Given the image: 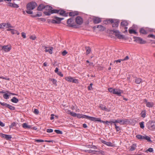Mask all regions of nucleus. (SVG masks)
Listing matches in <instances>:
<instances>
[{
  "mask_svg": "<svg viewBox=\"0 0 155 155\" xmlns=\"http://www.w3.org/2000/svg\"><path fill=\"white\" fill-rule=\"evenodd\" d=\"M148 128L150 130H155V121L150 120L147 124Z\"/></svg>",
  "mask_w": 155,
  "mask_h": 155,
  "instance_id": "f257e3e1",
  "label": "nucleus"
},
{
  "mask_svg": "<svg viewBox=\"0 0 155 155\" xmlns=\"http://www.w3.org/2000/svg\"><path fill=\"white\" fill-rule=\"evenodd\" d=\"M37 4L35 2H32L28 3L27 6L26 8L28 10H31L34 9L37 6Z\"/></svg>",
  "mask_w": 155,
  "mask_h": 155,
  "instance_id": "f03ea898",
  "label": "nucleus"
},
{
  "mask_svg": "<svg viewBox=\"0 0 155 155\" xmlns=\"http://www.w3.org/2000/svg\"><path fill=\"white\" fill-rule=\"evenodd\" d=\"M116 123H119L121 125H124L125 124H127L130 123V121L126 119H124L123 120H121L120 119L115 120Z\"/></svg>",
  "mask_w": 155,
  "mask_h": 155,
  "instance_id": "7ed1b4c3",
  "label": "nucleus"
},
{
  "mask_svg": "<svg viewBox=\"0 0 155 155\" xmlns=\"http://www.w3.org/2000/svg\"><path fill=\"white\" fill-rule=\"evenodd\" d=\"M65 79L67 81L70 82H72L75 84H78V79H74L70 76L66 77Z\"/></svg>",
  "mask_w": 155,
  "mask_h": 155,
  "instance_id": "20e7f679",
  "label": "nucleus"
},
{
  "mask_svg": "<svg viewBox=\"0 0 155 155\" xmlns=\"http://www.w3.org/2000/svg\"><path fill=\"white\" fill-rule=\"evenodd\" d=\"M60 11L59 10L52 9L50 11H45L44 14L46 15H50L51 14L53 13H58Z\"/></svg>",
  "mask_w": 155,
  "mask_h": 155,
  "instance_id": "39448f33",
  "label": "nucleus"
},
{
  "mask_svg": "<svg viewBox=\"0 0 155 155\" xmlns=\"http://www.w3.org/2000/svg\"><path fill=\"white\" fill-rule=\"evenodd\" d=\"M77 117L79 118H86L91 121L92 117L89 116L84 114H78Z\"/></svg>",
  "mask_w": 155,
  "mask_h": 155,
  "instance_id": "423d86ee",
  "label": "nucleus"
},
{
  "mask_svg": "<svg viewBox=\"0 0 155 155\" xmlns=\"http://www.w3.org/2000/svg\"><path fill=\"white\" fill-rule=\"evenodd\" d=\"M55 19H52L51 22L52 23L59 24L61 22V21L64 19V18H60L57 17H54Z\"/></svg>",
  "mask_w": 155,
  "mask_h": 155,
  "instance_id": "0eeeda50",
  "label": "nucleus"
},
{
  "mask_svg": "<svg viewBox=\"0 0 155 155\" xmlns=\"http://www.w3.org/2000/svg\"><path fill=\"white\" fill-rule=\"evenodd\" d=\"M112 31L115 33V35L119 39H122L124 38V36L120 34V32L118 30H114Z\"/></svg>",
  "mask_w": 155,
  "mask_h": 155,
  "instance_id": "6e6552de",
  "label": "nucleus"
},
{
  "mask_svg": "<svg viewBox=\"0 0 155 155\" xmlns=\"http://www.w3.org/2000/svg\"><path fill=\"white\" fill-rule=\"evenodd\" d=\"M134 41L140 44H145L146 42L145 41H143L141 38L139 37H135Z\"/></svg>",
  "mask_w": 155,
  "mask_h": 155,
  "instance_id": "1a4fd4ad",
  "label": "nucleus"
},
{
  "mask_svg": "<svg viewBox=\"0 0 155 155\" xmlns=\"http://www.w3.org/2000/svg\"><path fill=\"white\" fill-rule=\"evenodd\" d=\"M76 22L77 24L81 25L83 23V18L80 16H77L76 18Z\"/></svg>",
  "mask_w": 155,
  "mask_h": 155,
  "instance_id": "9d476101",
  "label": "nucleus"
},
{
  "mask_svg": "<svg viewBox=\"0 0 155 155\" xmlns=\"http://www.w3.org/2000/svg\"><path fill=\"white\" fill-rule=\"evenodd\" d=\"M123 93V91L118 89H114L113 94H117L118 96H121V94Z\"/></svg>",
  "mask_w": 155,
  "mask_h": 155,
  "instance_id": "9b49d317",
  "label": "nucleus"
},
{
  "mask_svg": "<svg viewBox=\"0 0 155 155\" xmlns=\"http://www.w3.org/2000/svg\"><path fill=\"white\" fill-rule=\"evenodd\" d=\"M0 136L2 138H4L6 140H10L12 137L11 135H8L0 133Z\"/></svg>",
  "mask_w": 155,
  "mask_h": 155,
  "instance_id": "f8f14e48",
  "label": "nucleus"
},
{
  "mask_svg": "<svg viewBox=\"0 0 155 155\" xmlns=\"http://www.w3.org/2000/svg\"><path fill=\"white\" fill-rule=\"evenodd\" d=\"M144 102L146 103V106L149 108L153 107L154 105L153 102H148L146 99L145 100Z\"/></svg>",
  "mask_w": 155,
  "mask_h": 155,
  "instance_id": "ddd939ff",
  "label": "nucleus"
},
{
  "mask_svg": "<svg viewBox=\"0 0 155 155\" xmlns=\"http://www.w3.org/2000/svg\"><path fill=\"white\" fill-rule=\"evenodd\" d=\"M3 50L5 52H8L11 49V46L7 45L3 46Z\"/></svg>",
  "mask_w": 155,
  "mask_h": 155,
  "instance_id": "4468645a",
  "label": "nucleus"
},
{
  "mask_svg": "<svg viewBox=\"0 0 155 155\" xmlns=\"http://www.w3.org/2000/svg\"><path fill=\"white\" fill-rule=\"evenodd\" d=\"M73 18H72L68 19L67 21V23L70 26H73Z\"/></svg>",
  "mask_w": 155,
  "mask_h": 155,
  "instance_id": "2eb2a0df",
  "label": "nucleus"
},
{
  "mask_svg": "<svg viewBox=\"0 0 155 155\" xmlns=\"http://www.w3.org/2000/svg\"><path fill=\"white\" fill-rule=\"evenodd\" d=\"M117 19H110L108 20H106L104 21V23L105 24H106V22L107 23H111V24H113L114 22H116V21H117Z\"/></svg>",
  "mask_w": 155,
  "mask_h": 155,
  "instance_id": "dca6fc26",
  "label": "nucleus"
},
{
  "mask_svg": "<svg viewBox=\"0 0 155 155\" xmlns=\"http://www.w3.org/2000/svg\"><path fill=\"white\" fill-rule=\"evenodd\" d=\"M91 121H98L101 123H105V121L101 120L100 118L94 117H92Z\"/></svg>",
  "mask_w": 155,
  "mask_h": 155,
  "instance_id": "f3484780",
  "label": "nucleus"
},
{
  "mask_svg": "<svg viewBox=\"0 0 155 155\" xmlns=\"http://www.w3.org/2000/svg\"><path fill=\"white\" fill-rule=\"evenodd\" d=\"M60 11H59V12L58 14H59L60 15H62L64 16H67L68 15V13H66V12L62 10H59Z\"/></svg>",
  "mask_w": 155,
  "mask_h": 155,
  "instance_id": "a211bd4d",
  "label": "nucleus"
},
{
  "mask_svg": "<svg viewBox=\"0 0 155 155\" xmlns=\"http://www.w3.org/2000/svg\"><path fill=\"white\" fill-rule=\"evenodd\" d=\"M8 5L10 7L14 8H18L19 7V5L18 4L11 2H9Z\"/></svg>",
  "mask_w": 155,
  "mask_h": 155,
  "instance_id": "6ab92c4d",
  "label": "nucleus"
},
{
  "mask_svg": "<svg viewBox=\"0 0 155 155\" xmlns=\"http://www.w3.org/2000/svg\"><path fill=\"white\" fill-rule=\"evenodd\" d=\"M99 107L102 110H105L107 112H109L110 111V110L107 108L106 106H104L102 104H101L99 106Z\"/></svg>",
  "mask_w": 155,
  "mask_h": 155,
  "instance_id": "aec40b11",
  "label": "nucleus"
},
{
  "mask_svg": "<svg viewBox=\"0 0 155 155\" xmlns=\"http://www.w3.org/2000/svg\"><path fill=\"white\" fill-rule=\"evenodd\" d=\"M93 20L95 24H98L101 22V19L100 18L97 17L94 18Z\"/></svg>",
  "mask_w": 155,
  "mask_h": 155,
  "instance_id": "412c9836",
  "label": "nucleus"
},
{
  "mask_svg": "<svg viewBox=\"0 0 155 155\" xmlns=\"http://www.w3.org/2000/svg\"><path fill=\"white\" fill-rule=\"evenodd\" d=\"M78 15L79 13L78 11L72 12L69 13V15L70 16H74Z\"/></svg>",
  "mask_w": 155,
  "mask_h": 155,
  "instance_id": "4be33fe9",
  "label": "nucleus"
},
{
  "mask_svg": "<svg viewBox=\"0 0 155 155\" xmlns=\"http://www.w3.org/2000/svg\"><path fill=\"white\" fill-rule=\"evenodd\" d=\"M116 22H114L112 25V27L114 28H116L118 27L119 21L118 20L116 21Z\"/></svg>",
  "mask_w": 155,
  "mask_h": 155,
  "instance_id": "5701e85b",
  "label": "nucleus"
},
{
  "mask_svg": "<svg viewBox=\"0 0 155 155\" xmlns=\"http://www.w3.org/2000/svg\"><path fill=\"white\" fill-rule=\"evenodd\" d=\"M45 5L43 4H41L37 8V10L39 11H42L43 9H44Z\"/></svg>",
  "mask_w": 155,
  "mask_h": 155,
  "instance_id": "b1692460",
  "label": "nucleus"
},
{
  "mask_svg": "<svg viewBox=\"0 0 155 155\" xmlns=\"http://www.w3.org/2000/svg\"><path fill=\"white\" fill-rule=\"evenodd\" d=\"M120 25L122 26H126L128 25V23L126 21L124 20L121 22Z\"/></svg>",
  "mask_w": 155,
  "mask_h": 155,
  "instance_id": "393cba45",
  "label": "nucleus"
},
{
  "mask_svg": "<svg viewBox=\"0 0 155 155\" xmlns=\"http://www.w3.org/2000/svg\"><path fill=\"white\" fill-rule=\"evenodd\" d=\"M97 28H99V30L101 31H104L105 29V28L104 27L101 25H97Z\"/></svg>",
  "mask_w": 155,
  "mask_h": 155,
  "instance_id": "a878e982",
  "label": "nucleus"
},
{
  "mask_svg": "<svg viewBox=\"0 0 155 155\" xmlns=\"http://www.w3.org/2000/svg\"><path fill=\"white\" fill-rule=\"evenodd\" d=\"M52 8L51 6L48 5H45V8H44V9H45L47 11H51Z\"/></svg>",
  "mask_w": 155,
  "mask_h": 155,
  "instance_id": "bb28decb",
  "label": "nucleus"
},
{
  "mask_svg": "<svg viewBox=\"0 0 155 155\" xmlns=\"http://www.w3.org/2000/svg\"><path fill=\"white\" fill-rule=\"evenodd\" d=\"M11 101L13 103H16L18 102V100L15 97H13L11 99Z\"/></svg>",
  "mask_w": 155,
  "mask_h": 155,
  "instance_id": "cd10ccee",
  "label": "nucleus"
},
{
  "mask_svg": "<svg viewBox=\"0 0 155 155\" xmlns=\"http://www.w3.org/2000/svg\"><path fill=\"white\" fill-rule=\"evenodd\" d=\"M4 27H6V28H13V27L9 23H4Z\"/></svg>",
  "mask_w": 155,
  "mask_h": 155,
  "instance_id": "c85d7f7f",
  "label": "nucleus"
},
{
  "mask_svg": "<svg viewBox=\"0 0 155 155\" xmlns=\"http://www.w3.org/2000/svg\"><path fill=\"white\" fill-rule=\"evenodd\" d=\"M22 127L25 128H31V126L30 125H28L26 123H24L22 124Z\"/></svg>",
  "mask_w": 155,
  "mask_h": 155,
  "instance_id": "c756f323",
  "label": "nucleus"
},
{
  "mask_svg": "<svg viewBox=\"0 0 155 155\" xmlns=\"http://www.w3.org/2000/svg\"><path fill=\"white\" fill-rule=\"evenodd\" d=\"M143 139H145L146 140H147L148 142H150L151 143L152 142V141L150 139V137L147 135L144 136Z\"/></svg>",
  "mask_w": 155,
  "mask_h": 155,
  "instance_id": "7c9ffc66",
  "label": "nucleus"
},
{
  "mask_svg": "<svg viewBox=\"0 0 155 155\" xmlns=\"http://www.w3.org/2000/svg\"><path fill=\"white\" fill-rule=\"evenodd\" d=\"M142 82V79L139 78H136L135 82L137 84H139Z\"/></svg>",
  "mask_w": 155,
  "mask_h": 155,
  "instance_id": "2f4dec72",
  "label": "nucleus"
},
{
  "mask_svg": "<svg viewBox=\"0 0 155 155\" xmlns=\"http://www.w3.org/2000/svg\"><path fill=\"white\" fill-rule=\"evenodd\" d=\"M140 33L145 35L147 33V31L143 28H141L140 30Z\"/></svg>",
  "mask_w": 155,
  "mask_h": 155,
  "instance_id": "473e14b6",
  "label": "nucleus"
},
{
  "mask_svg": "<svg viewBox=\"0 0 155 155\" xmlns=\"http://www.w3.org/2000/svg\"><path fill=\"white\" fill-rule=\"evenodd\" d=\"M85 49L86 51V54H88L90 53L91 51V48L89 47H86Z\"/></svg>",
  "mask_w": 155,
  "mask_h": 155,
  "instance_id": "72a5a7b5",
  "label": "nucleus"
},
{
  "mask_svg": "<svg viewBox=\"0 0 155 155\" xmlns=\"http://www.w3.org/2000/svg\"><path fill=\"white\" fill-rule=\"evenodd\" d=\"M129 32L130 34H137V32L134 29H129Z\"/></svg>",
  "mask_w": 155,
  "mask_h": 155,
  "instance_id": "f704fd0d",
  "label": "nucleus"
},
{
  "mask_svg": "<svg viewBox=\"0 0 155 155\" xmlns=\"http://www.w3.org/2000/svg\"><path fill=\"white\" fill-rule=\"evenodd\" d=\"M141 117L143 118H144L145 117L146 114V111L145 110L141 112Z\"/></svg>",
  "mask_w": 155,
  "mask_h": 155,
  "instance_id": "c9c22d12",
  "label": "nucleus"
},
{
  "mask_svg": "<svg viewBox=\"0 0 155 155\" xmlns=\"http://www.w3.org/2000/svg\"><path fill=\"white\" fill-rule=\"evenodd\" d=\"M42 15V13L41 12H38V13L35 15H32L31 16L33 17H40Z\"/></svg>",
  "mask_w": 155,
  "mask_h": 155,
  "instance_id": "e433bc0d",
  "label": "nucleus"
},
{
  "mask_svg": "<svg viewBox=\"0 0 155 155\" xmlns=\"http://www.w3.org/2000/svg\"><path fill=\"white\" fill-rule=\"evenodd\" d=\"M53 48H51V49H45V52H48L50 54H52V50Z\"/></svg>",
  "mask_w": 155,
  "mask_h": 155,
  "instance_id": "4c0bfd02",
  "label": "nucleus"
},
{
  "mask_svg": "<svg viewBox=\"0 0 155 155\" xmlns=\"http://www.w3.org/2000/svg\"><path fill=\"white\" fill-rule=\"evenodd\" d=\"M85 152L89 153H95L94 152H97V151L92 150H86L85 151Z\"/></svg>",
  "mask_w": 155,
  "mask_h": 155,
  "instance_id": "58836bf2",
  "label": "nucleus"
},
{
  "mask_svg": "<svg viewBox=\"0 0 155 155\" xmlns=\"http://www.w3.org/2000/svg\"><path fill=\"white\" fill-rule=\"evenodd\" d=\"M136 137L139 139L142 140L144 139V136L140 135H137L136 136Z\"/></svg>",
  "mask_w": 155,
  "mask_h": 155,
  "instance_id": "ea45409f",
  "label": "nucleus"
},
{
  "mask_svg": "<svg viewBox=\"0 0 155 155\" xmlns=\"http://www.w3.org/2000/svg\"><path fill=\"white\" fill-rule=\"evenodd\" d=\"M8 108L11 110H14L15 108L14 107L12 106L10 104H8Z\"/></svg>",
  "mask_w": 155,
  "mask_h": 155,
  "instance_id": "a19ab883",
  "label": "nucleus"
},
{
  "mask_svg": "<svg viewBox=\"0 0 155 155\" xmlns=\"http://www.w3.org/2000/svg\"><path fill=\"white\" fill-rule=\"evenodd\" d=\"M144 122L143 121H142L139 123L140 127L142 129H143L144 127Z\"/></svg>",
  "mask_w": 155,
  "mask_h": 155,
  "instance_id": "79ce46f5",
  "label": "nucleus"
},
{
  "mask_svg": "<svg viewBox=\"0 0 155 155\" xmlns=\"http://www.w3.org/2000/svg\"><path fill=\"white\" fill-rule=\"evenodd\" d=\"M70 114L72 116L75 117H77V113H76L74 112H70Z\"/></svg>",
  "mask_w": 155,
  "mask_h": 155,
  "instance_id": "37998d69",
  "label": "nucleus"
},
{
  "mask_svg": "<svg viewBox=\"0 0 155 155\" xmlns=\"http://www.w3.org/2000/svg\"><path fill=\"white\" fill-rule=\"evenodd\" d=\"M0 104L3 106L5 107H8L9 104H7L6 103H2L0 101Z\"/></svg>",
  "mask_w": 155,
  "mask_h": 155,
  "instance_id": "c03bdc74",
  "label": "nucleus"
},
{
  "mask_svg": "<svg viewBox=\"0 0 155 155\" xmlns=\"http://www.w3.org/2000/svg\"><path fill=\"white\" fill-rule=\"evenodd\" d=\"M136 147V145H135L133 144L131 147L130 149V150H131V151H134L135 150Z\"/></svg>",
  "mask_w": 155,
  "mask_h": 155,
  "instance_id": "a18cd8bd",
  "label": "nucleus"
},
{
  "mask_svg": "<svg viewBox=\"0 0 155 155\" xmlns=\"http://www.w3.org/2000/svg\"><path fill=\"white\" fill-rule=\"evenodd\" d=\"M54 131L55 132L58 134H61L63 133L62 131L59 130H55Z\"/></svg>",
  "mask_w": 155,
  "mask_h": 155,
  "instance_id": "49530a36",
  "label": "nucleus"
},
{
  "mask_svg": "<svg viewBox=\"0 0 155 155\" xmlns=\"http://www.w3.org/2000/svg\"><path fill=\"white\" fill-rule=\"evenodd\" d=\"M9 95L7 94H5L3 95V97L5 99H9Z\"/></svg>",
  "mask_w": 155,
  "mask_h": 155,
  "instance_id": "de8ad7c7",
  "label": "nucleus"
},
{
  "mask_svg": "<svg viewBox=\"0 0 155 155\" xmlns=\"http://www.w3.org/2000/svg\"><path fill=\"white\" fill-rule=\"evenodd\" d=\"M108 90L110 92L112 93L113 94L114 91V89L112 87H110L108 88Z\"/></svg>",
  "mask_w": 155,
  "mask_h": 155,
  "instance_id": "09e8293b",
  "label": "nucleus"
},
{
  "mask_svg": "<svg viewBox=\"0 0 155 155\" xmlns=\"http://www.w3.org/2000/svg\"><path fill=\"white\" fill-rule=\"evenodd\" d=\"M16 125V124L15 123V122H13L12 123L11 125H10L9 127L10 128H12L13 127L15 126Z\"/></svg>",
  "mask_w": 155,
  "mask_h": 155,
  "instance_id": "8fccbe9b",
  "label": "nucleus"
},
{
  "mask_svg": "<svg viewBox=\"0 0 155 155\" xmlns=\"http://www.w3.org/2000/svg\"><path fill=\"white\" fill-rule=\"evenodd\" d=\"M51 81H52L53 84H54L55 86L57 85V84L56 83V82H57L56 80L55 79H52L51 80Z\"/></svg>",
  "mask_w": 155,
  "mask_h": 155,
  "instance_id": "3c124183",
  "label": "nucleus"
},
{
  "mask_svg": "<svg viewBox=\"0 0 155 155\" xmlns=\"http://www.w3.org/2000/svg\"><path fill=\"white\" fill-rule=\"evenodd\" d=\"M113 144L112 143L110 142H107L106 145H107V146L111 147L113 146Z\"/></svg>",
  "mask_w": 155,
  "mask_h": 155,
  "instance_id": "603ef678",
  "label": "nucleus"
},
{
  "mask_svg": "<svg viewBox=\"0 0 155 155\" xmlns=\"http://www.w3.org/2000/svg\"><path fill=\"white\" fill-rule=\"evenodd\" d=\"M116 123V122L115 120V119H112L109 121V123L110 124H112V123Z\"/></svg>",
  "mask_w": 155,
  "mask_h": 155,
  "instance_id": "864d4df0",
  "label": "nucleus"
},
{
  "mask_svg": "<svg viewBox=\"0 0 155 155\" xmlns=\"http://www.w3.org/2000/svg\"><path fill=\"white\" fill-rule=\"evenodd\" d=\"M148 38H151L154 39H155V35H154L153 34L149 35H148Z\"/></svg>",
  "mask_w": 155,
  "mask_h": 155,
  "instance_id": "5fc2aeb1",
  "label": "nucleus"
},
{
  "mask_svg": "<svg viewBox=\"0 0 155 155\" xmlns=\"http://www.w3.org/2000/svg\"><path fill=\"white\" fill-rule=\"evenodd\" d=\"M34 113L36 114H38L39 111L38 110L36 109H35L34 111Z\"/></svg>",
  "mask_w": 155,
  "mask_h": 155,
  "instance_id": "6e6d98bb",
  "label": "nucleus"
},
{
  "mask_svg": "<svg viewBox=\"0 0 155 155\" xmlns=\"http://www.w3.org/2000/svg\"><path fill=\"white\" fill-rule=\"evenodd\" d=\"M93 85V84L92 83H91L89 86L88 87V89L89 90H91L92 88V86Z\"/></svg>",
  "mask_w": 155,
  "mask_h": 155,
  "instance_id": "4d7b16f0",
  "label": "nucleus"
},
{
  "mask_svg": "<svg viewBox=\"0 0 155 155\" xmlns=\"http://www.w3.org/2000/svg\"><path fill=\"white\" fill-rule=\"evenodd\" d=\"M35 141L37 142H44V140L40 139H37L35 140Z\"/></svg>",
  "mask_w": 155,
  "mask_h": 155,
  "instance_id": "13d9d810",
  "label": "nucleus"
},
{
  "mask_svg": "<svg viewBox=\"0 0 155 155\" xmlns=\"http://www.w3.org/2000/svg\"><path fill=\"white\" fill-rule=\"evenodd\" d=\"M67 53L68 52L66 50H64L62 52V54L63 56H65L67 54Z\"/></svg>",
  "mask_w": 155,
  "mask_h": 155,
  "instance_id": "bf43d9fd",
  "label": "nucleus"
},
{
  "mask_svg": "<svg viewBox=\"0 0 155 155\" xmlns=\"http://www.w3.org/2000/svg\"><path fill=\"white\" fill-rule=\"evenodd\" d=\"M57 73L58 75L61 77H62L63 76V74H62L61 72V71H58Z\"/></svg>",
  "mask_w": 155,
  "mask_h": 155,
  "instance_id": "052dcab7",
  "label": "nucleus"
},
{
  "mask_svg": "<svg viewBox=\"0 0 155 155\" xmlns=\"http://www.w3.org/2000/svg\"><path fill=\"white\" fill-rule=\"evenodd\" d=\"M53 131V130L51 129H48L47 130V132L48 133H51Z\"/></svg>",
  "mask_w": 155,
  "mask_h": 155,
  "instance_id": "680f3d73",
  "label": "nucleus"
},
{
  "mask_svg": "<svg viewBox=\"0 0 155 155\" xmlns=\"http://www.w3.org/2000/svg\"><path fill=\"white\" fill-rule=\"evenodd\" d=\"M30 38L32 40H35L36 38L35 36H32L30 37Z\"/></svg>",
  "mask_w": 155,
  "mask_h": 155,
  "instance_id": "e2e57ef3",
  "label": "nucleus"
},
{
  "mask_svg": "<svg viewBox=\"0 0 155 155\" xmlns=\"http://www.w3.org/2000/svg\"><path fill=\"white\" fill-rule=\"evenodd\" d=\"M147 151L150 152H152L153 151V149L152 148H150L147 150Z\"/></svg>",
  "mask_w": 155,
  "mask_h": 155,
  "instance_id": "0e129e2a",
  "label": "nucleus"
},
{
  "mask_svg": "<svg viewBox=\"0 0 155 155\" xmlns=\"http://www.w3.org/2000/svg\"><path fill=\"white\" fill-rule=\"evenodd\" d=\"M26 12L27 13L29 14H33V12L31 11V10H28L26 11Z\"/></svg>",
  "mask_w": 155,
  "mask_h": 155,
  "instance_id": "69168bd1",
  "label": "nucleus"
},
{
  "mask_svg": "<svg viewBox=\"0 0 155 155\" xmlns=\"http://www.w3.org/2000/svg\"><path fill=\"white\" fill-rule=\"evenodd\" d=\"M122 59H118L117 60H115V61H114V63H115V62H116L117 63L118 62L120 63L121 61H122Z\"/></svg>",
  "mask_w": 155,
  "mask_h": 155,
  "instance_id": "338daca9",
  "label": "nucleus"
},
{
  "mask_svg": "<svg viewBox=\"0 0 155 155\" xmlns=\"http://www.w3.org/2000/svg\"><path fill=\"white\" fill-rule=\"evenodd\" d=\"M17 32V31L16 30H15L14 29H12V31H11V33L13 34H14L15 33H16Z\"/></svg>",
  "mask_w": 155,
  "mask_h": 155,
  "instance_id": "774afa93",
  "label": "nucleus"
}]
</instances>
